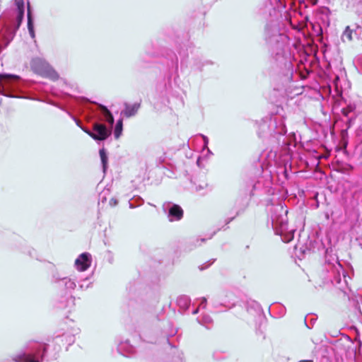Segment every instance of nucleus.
<instances>
[{"label":"nucleus","instance_id":"obj_1","mask_svg":"<svg viewBox=\"0 0 362 362\" xmlns=\"http://www.w3.org/2000/svg\"><path fill=\"white\" fill-rule=\"evenodd\" d=\"M264 37L274 68L279 69L284 83L293 81V64L289 50V38L281 32L277 21L267 22Z\"/></svg>","mask_w":362,"mask_h":362},{"label":"nucleus","instance_id":"obj_2","mask_svg":"<svg viewBox=\"0 0 362 362\" xmlns=\"http://www.w3.org/2000/svg\"><path fill=\"white\" fill-rule=\"evenodd\" d=\"M74 103L80 114L85 115L88 119L95 120L93 131L83 127L73 114L65 110L67 115L78 127L95 141L98 142L105 141L111 135V127L115 122L112 112L105 105L92 102L86 98H76Z\"/></svg>","mask_w":362,"mask_h":362},{"label":"nucleus","instance_id":"obj_3","mask_svg":"<svg viewBox=\"0 0 362 362\" xmlns=\"http://www.w3.org/2000/svg\"><path fill=\"white\" fill-rule=\"evenodd\" d=\"M327 246L322 241L318 247L324 255L325 263L320 272V278L324 284H331L339 289L344 295L348 296L351 289L349 286V280L351 276L341 264L338 257L333 253L334 250L331 245L330 238H327Z\"/></svg>","mask_w":362,"mask_h":362},{"label":"nucleus","instance_id":"obj_4","mask_svg":"<svg viewBox=\"0 0 362 362\" xmlns=\"http://www.w3.org/2000/svg\"><path fill=\"white\" fill-rule=\"evenodd\" d=\"M267 210L275 234L281 236L285 242L291 241L294 237L296 230L293 229L288 230L287 216L288 211L285 204L279 200H276L271 204L268 202Z\"/></svg>","mask_w":362,"mask_h":362},{"label":"nucleus","instance_id":"obj_5","mask_svg":"<svg viewBox=\"0 0 362 362\" xmlns=\"http://www.w3.org/2000/svg\"><path fill=\"white\" fill-rule=\"evenodd\" d=\"M287 129L282 120L277 116L265 117L259 124L257 134L260 138L269 136L271 140L276 139L278 146L286 148L290 143L286 135Z\"/></svg>","mask_w":362,"mask_h":362},{"label":"nucleus","instance_id":"obj_6","mask_svg":"<svg viewBox=\"0 0 362 362\" xmlns=\"http://www.w3.org/2000/svg\"><path fill=\"white\" fill-rule=\"evenodd\" d=\"M49 345L36 341H30L23 350L13 358L14 362H42L48 351Z\"/></svg>","mask_w":362,"mask_h":362},{"label":"nucleus","instance_id":"obj_7","mask_svg":"<svg viewBox=\"0 0 362 362\" xmlns=\"http://www.w3.org/2000/svg\"><path fill=\"white\" fill-rule=\"evenodd\" d=\"M22 80L14 74H0V94L8 98H23Z\"/></svg>","mask_w":362,"mask_h":362},{"label":"nucleus","instance_id":"obj_8","mask_svg":"<svg viewBox=\"0 0 362 362\" xmlns=\"http://www.w3.org/2000/svg\"><path fill=\"white\" fill-rule=\"evenodd\" d=\"M345 104L346 106L341 110V121L346 125V127L341 131V135L343 138L347 136L349 129L353 126L356 117L361 112V110L357 109L356 104L354 102H349V103L345 102Z\"/></svg>","mask_w":362,"mask_h":362},{"label":"nucleus","instance_id":"obj_9","mask_svg":"<svg viewBox=\"0 0 362 362\" xmlns=\"http://www.w3.org/2000/svg\"><path fill=\"white\" fill-rule=\"evenodd\" d=\"M30 67L35 73L52 81H57L59 77L49 63L40 57L33 58L30 61Z\"/></svg>","mask_w":362,"mask_h":362},{"label":"nucleus","instance_id":"obj_10","mask_svg":"<svg viewBox=\"0 0 362 362\" xmlns=\"http://www.w3.org/2000/svg\"><path fill=\"white\" fill-rule=\"evenodd\" d=\"M320 66V59L315 54H306L300 59L298 65L300 76L301 78H306L310 76Z\"/></svg>","mask_w":362,"mask_h":362},{"label":"nucleus","instance_id":"obj_11","mask_svg":"<svg viewBox=\"0 0 362 362\" xmlns=\"http://www.w3.org/2000/svg\"><path fill=\"white\" fill-rule=\"evenodd\" d=\"M50 284L57 289H62L65 292L75 289L76 282L68 276H63L57 270H54L50 276Z\"/></svg>","mask_w":362,"mask_h":362},{"label":"nucleus","instance_id":"obj_12","mask_svg":"<svg viewBox=\"0 0 362 362\" xmlns=\"http://www.w3.org/2000/svg\"><path fill=\"white\" fill-rule=\"evenodd\" d=\"M163 210L171 222L180 221L183 217L184 211L182 207L171 202H165L163 204Z\"/></svg>","mask_w":362,"mask_h":362},{"label":"nucleus","instance_id":"obj_13","mask_svg":"<svg viewBox=\"0 0 362 362\" xmlns=\"http://www.w3.org/2000/svg\"><path fill=\"white\" fill-rule=\"evenodd\" d=\"M16 6V17L12 21L13 28L16 33L21 27L25 17L24 0H13Z\"/></svg>","mask_w":362,"mask_h":362},{"label":"nucleus","instance_id":"obj_14","mask_svg":"<svg viewBox=\"0 0 362 362\" xmlns=\"http://www.w3.org/2000/svg\"><path fill=\"white\" fill-rule=\"evenodd\" d=\"M160 55L166 58L170 63L168 64L169 69V77L171 78L175 74L178 76L179 62L177 54L171 49H165L160 53Z\"/></svg>","mask_w":362,"mask_h":362},{"label":"nucleus","instance_id":"obj_15","mask_svg":"<svg viewBox=\"0 0 362 362\" xmlns=\"http://www.w3.org/2000/svg\"><path fill=\"white\" fill-rule=\"evenodd\" d=\"M230 297H234L233 294L230 292H227L224 298L218 297L216 299L213 298L211 300L213 307L217 308L219 306H223L228 309L233 308L235 306V302Z\"/></svg>","mask_w":362,"mask_h":362},{"label":"nucleus","instance_id":"obj_16","mask_svg":"<svg viewBox=\"0 0 362 362\" xmlns=\"http://www.w3.org/2000/svg\"><path fill=\"white\" fill-rule=\"evenodd\" d=\"M92 257L89 252L81 253L75 260V266L80 272L87 270L91 264Z\"/></svg>","mask_w":362,"mask_h":362},{"label":"nucleus","instance_id":"obj_17","mask_svg":"<svg viewBox=\"0 0 362 362\" xmlns=\"http://www.w3.org/2000/svg\"><path fill=\"white\" fill-rule=\"evenodd\" d=\"M75 298L71 295H68L67 292H65L64 295H62L55 303L54 306L57 309L60 310H66L68 309L69 312L70 310L74 305Z\"/></svg>","mask_w":362,"mask_h":362},{"label":"nucleus","instance_id":"obj_18","mask_svg":"<svg viewBox=\"0 0 362 362\" xmlns=\"http://www.w3.org/2000/svg\"><path fill=\"white\" fill-rule=\"evenodd\" d=\"M348 204L351 209L356 213L362 212V188L352 193Z\"/></svg>","mask_w":362,"mask_h":362},{"label":"nucleus","instance_id":"obj_19","mask_svg":"<svg viewBox=\"0 0 362 362\" xmlns=\"http://www.w3.org/2000/svg\"><path fill=\"white\" fill-rule=\"evenodd\" d=\"M117 351L122 355L128 356L135 352V347L130 344L129 340H125L118 344Z\"/></svg>","mask_w":362,"mask_h":362},{"label":"nucleus","instance_id":"obj_20","mask_svg":"<svg viewBox=\"0 0 362 362\" xmlns=\"http://www.w3.org/2000/svg\"><path fill=\"white\" fill-rule=\"evenodd\" d=\"M177 43V49L181 58L180 64L181 69H182L184 65V61L188 57L187 47L189 46L190 42H189V40H187L186 42Z\"/></svg>","mask_w":362,"mask_h":362},{"label":"nucleus","instance_id":"obj_21","mask_svg":"<svg viewBox=\"0 0 362 362\" xmlns=\"http://www.w3.org/2000/svg\"><path fill=\"white\" fill-rule=\"evenodd\" d=\"M358 30H361V27L359 25H355V28L354 29H351L350 26L347 25L341 35V40L343 42H346V40L351 41L353 39V33H354L355 35H358Z\"/></svg>","mask_w":362,"mask_h":362},{"label":"nucleus","instance_id":"obj_22","mask_svg":"<svg viewBox=\"0 0 362 362\" xmlns=\"http://www.w3.org/2000/svg\"><path fill=\"white\" fill-rule=\"evenodd\" d=\"M192 68L199 71H202L205 66L212 65L214 63L212 61L209 59H202L199 57H193L192 59Z\"/></svg>","mask_w":362,"mask_h":362},{"label":"nucleus","instance_id":"obj_23","mask_svg":"<svg viewBox=\"0 0 362 362\" xmlns=\"http://www.w3.org/2000/svg\"><path fill=\"white\" fill-rule=\"evenodd\" d=\"M139 107L140 103H135L132 105L126 103H124V110L122 112V114L126 117H131L136 114Z\"/></svg>","mask_w":362,"mask_h":362},{"label":"nucleus","instance_id":"obj_24","mask_svg":"<svg viewBox=\"0 0 362 362\" xmlns=\"http://www.w3.org/2000/svg\"><path fill=\"white\" fill-rule=\"evenodd\" d=\"M247 311L252 315H259L263 310L261 305L255 300H250L246 303Z\"/></svg>","mask_w":362,"mask_h":362},{"label":"nucleus","instance_id":"obj_25","mask_svg":"<svg viewBox=\"0 0 362 362\" xmlns=\"http://www.w3.org/2000/svg\"><path fill=\"white\" fill-rule=\"evenodd\" d=\"M190 303L191 299L186 295L180 296L177 298V305L180 309L182 310L183 311H186L189 309Z\"/></svg>","mask_w":362,"mask_h":362},{"label":"nucleus","instance_id":"obj_26","mask_svg":"<svg viewBox=\"0 0 362 362\" xmlns=\"http://www.w3.org/2000/svg\"><path fill=\"white\" fill-rule=\"evenodd\" d=\"M206 240V238H192L189 239L187 242L186 248L189 251H191L195 249L197 247L200 246L202 243H205Z\"/></svg>","mask_w":362,"mask_h":362},{"label":"nucleus","instance_id":"obj_27","mask_svg":"<svg viewBox=\"0 0 362 362\" xmlns=\"http://www.w3.org/2000/svg\"><path fill=\"white\" fill-rule=\"evenodd\" d=\"M353 170L354 167L347 163L339 162L336 165V170L342 174L349 175L351 173Z\"/></svg>","mask_w":362,"mask_h":362},{"label":"nucleus","instance_id":"obj_28","mask_svg":"<svg viewBox=\"0 0 362 362\" xmlns=\"http://www.w3.org/2000/svg\"><path fill=\"white\" fill-rule=\"evenodd\" d=\"M99 155L101 160V165L103 172L106 173L108 168V154L105 148H102L99 150Z\"/></svg>","mask_w":362,"mask_h":362},{"label":"nucleus","instance_id":"obj_29","mask_svg":"<svg viewBox=\"0 0 362 362\" xmlns=\"http://www.w3.org/2000/svg\"><path fill=\"white\" fill-rule=\"evenodd\" d=\"M123 132V119L119 118L117 119L116 124L114 128V137L115 139H118L121 135L122 134Z\"/></svg>","mask_w":362,"mask_h":362},{"label":"nucleus","instance_id":"obj_30","mask_svg":"<svg viewBox=\"0 0 362 362\" xmlns=\"http://www.w3.org/2000/svg\"><path fill=\"white\" fill-rule=\"evenodd\" d=\"M27 27L30 36L32 39H35V31L34 17H30V16H28V18H27Z\"/></svg>","mask_w":362,"mask_h":362},{"label":"nucleus","instance_id":"obj_31","mask_svg":"<svg viewBox=\"0 0 362 362\" xmlns=\"http://www.w3.org/2000/svg\"><path fill=\"white\" fill-rule=\"evenodd\" d=\"M144 203V199L139 196H134L129 201V208L134 209L141 206Z\"/></svg>","mask_w":362,"mask_h":362},{"label":"nucleus","instance_id":"obj_32","mask_svg":"<svg viewBox=\"0 0 362 362\" xmlns=\"http://www.w3.org/2000/svg\"><path fill=\"white\" fill-rule=\"evenodd\" d=\"M197 321L199 324L208 327V325H211L213 322L212 318L209 315L204 314L197 317Z\"/></svg>","mask_w":362,"mask_h":362},{"label":"nucleus","instance_id":"obj_33","mask_svg":"<svg viewBox=\"0 0 362 362\" xmlns=\"http://www.w3.org/2000/svg\"><path fill=\"white\" fill-rule=\"evenodd\" d=\"M247 191L250 190V196L252 197L254 195V191L257 188V183H255L253 180H251L250 183H247Z\"/></svg>","mask_w":362,"mask_h":362},{"label":"nucleus","instance_id":"obj_34","mask_svg":"<svg viewBox=\"0 0 362 362\" xmlns=\"http://www.w3.org/2000/svg\"><path fill=\"white\" fill-rule=\"evenodd\" d=\"M199 136L202 138L203 139V148L205 149L206 148L207 149V152L209 154H213L212 152L210 151V149L208 148V145H209V138L204 135V134H200Z\"/></svg>","mask_w":362,"mask_h":362},{"label":"nucleus","instance_id":"obj_35","mask_svg":"<svg viewBox=\"0 0 362 362\" xmlns=\"http://www.w3.org/2000/svg\"><path fill=\"white\" fill-rule=\"evenodd\" d=\"M216 259H211L207 261L206 262L202 264L199 267V270L203 271L208 269L211 265H212L214 263Z\"/></svg>","mask_w":362,"mask_h":362},{"label":"nucleus","instance_id":"obj_36","mask_svg":"<svg viewBox=\"0 0 362 362\" xmlns=\"http://www.w3.org/2000/svg\"><path fill=\"white\" fill-rule=\"evenodd\" d=\"M355 153L358 155L359 158H361V163H362V141L356 146Z\"/></svg>","mask_w":362,"mask_h":362},{"label":"nucleus","instance_id":"obj_37","mask_svg":"<svg viewBox=\"0 0 362 362\" xmlns=\"http://www.w3.org/2000/svg\"><path fill=\"white\" fill-rule=\"evenodd\" d=\"M28 16L34 17L33 8L29 1L27 2V18H28Z\"/></svg>","mask_w":362,"mask_h":362},{"label":"nucleus","instance_id":"obj_38","mask_svg":"<svg viewBox=\"0 0 362 362\" xmlns=\"http://www.w3.org/2000/svg\"><path fill=\"white\" fill-rule=\"evenodd\" d=\"M316 321V318H311L310 319V325H308L307 323V320H306V317H305L304 319V323L305 325V326L308 328V329H311L313 327V324Z\"/></svg>","mask_w":362,"mask_h":362},{"label":"nucleus","instance_id":"obj_39","mask_svg":"<svg viewBox=\"0 0 362 362\" xmlns=\"http://www.w3.org/2000/svg\"><path fill=\"white\" fill-rule=\"evenodd\" d=\"M173 333L170 334H165V340L167 341V343L171 346V347H176V346L173 344H172L170 341V337H173Z\"/></svg>","mask_w":362,"mask_h":362},{"label":"nucleus","instance_id":"obj_40","mask_svg":"<svg viewBox=\"0 0 362 362\" xmlns=\"http://www.w3.org/2000/svg\"><path fill=\"white\" fill-rule=\"evenodd\" d=\"M247 205H248V202H246L245 203L243 204V207L238 209V210L236 211V216L239 215L240 213L244 211L245 209L247 207Z\"/></svg>","mask_w":362,"mask_h":362},{"label":"nucleus","instance_id":"obj_41","mask_svg":"<svg viewBox=\"0 0 362 362\" xmlns=\"http://www.w3.org/2000/svg\"><path fill=\"white\" fill-rule=\"evenodd\" d=\"M206 304H207V299H206V298L202 297V299H201V302H200L199 306L203 308H205L206 306Z\"/></svg>","mask_w":362,"mask_h":362},{"label":"nucleus","instance_id":"obj_42","mask_svg":"<svg viewBox=\"0 0 362 362\" xmlns=\"http://www.w3.org/2000/svg\"><path fill=\"white\" fill-rule=\"evenodd\" d=\"M159 54H160L154 52H146V57H150V58L158 57Z\"/></svg>","mask_w":362,"mask_h":362},{"label":"nucleus","instance_id":"obj_43","mask_svg":"<svg viewBox=\"0 0 362 362\" xmlns=\"http://www.w3.org/2000/svg\"><path fill=\"white\" fill-rule=\"evenodd\" d=\"M356 62L362 69V54L357 57Z\"/></svg>","mask_w":362,"mask_h":362},{"label":"nucleus","instance_id":"obj_44","mask_svg":"<svg viewBox=\"0 0 362 362\" xmlns=\"http://www.w3.org/2000/svg\"><path fill=\"white\" fill-rule=\"evenodd\" d=\"M117 203H118V201L116 199L112 198L110 200V206H116L117 204Z\"/></svg>","mask_w":362,"mask_h":362},{"label":"nucleus","instance_id":"obj_45","mask_svg":"<svg viewBox=\"0 0 362 362\" xmlns=\"http://www.w3.org/2000/svg\"><path fill=\"white\" fill-rule=\"evenodd\" d=\"M91 283H89L86 287H84V285L83 284H80L79 285V287L81 288V289H84V288H88L90 287Z\"/></svg>","mask_w":362,"mask_h":362},{"label":"nucleus","instance_id":"obj_46","mask_svg":"<svg viewBox=\"0 0 362 362\" xmlns=\"http://www.w3.org/2000/svg\"><path fill=\"white\" fill-rule=\"evenodd\" d=\"M284 175L286 179H288V173L287 172L286 169L284 170Z\"/></svg>","mask_w":362,"mask_h":362},{"label":"nucleus","instance_id":"obj_47","mask_svg":"<svg viewBox=\"0 0 362 362\" xmlns=\"http://www.w3.org/2000/svg\"><path fill=\"white\" fill-rule=\"evenodd\" d=\"M234 218H235V217L228 218L226 221V224H228V223H229L230 221H232Z\"/></svg>","mask_w":362,"mask_h":362},{"label":"nucleus","instance_id":"obj_48","mask_svg":"<svg viewBox=\"0 0 362 362\" xmlns=\"http://www.w3.org/2000/svg\"><path fill=\"white\" fill-rule=\"evenodd\" d=\"M201 162H202L201 158L198 157V158L197 160V164L198 166H201Z\"/></svg>","mask_w":362,"mask_h":362},{"label":"nucleus","instance_id":"obj_49","mask_svg":"<svg viewBox=\"0 0 362 362\" xmlns=\"http://www.w3.org/2000/svg\"><path fill=\"white\" fill-rule=\"evenodd\" d=\"M198 312H199V308H196V309H194V310L192 311V313L193 315H196V314H197V313H198Z\"/></svg>","mask_w":362,"mask_h":362},{"label":"nucleus","instance_id":"obj_50","mask_svg":"<svg viewBox=\"0 0 362 362\" xmlns=\"http://www.w3.org/2000/svg\"><path fill=\"white\" fill-rule=\"evenodd\" d=\"M216 230L214 231L213 233L209 237L208 239H211L216 233Z\"/></svg>","mask_w":362,"mask_h":362},{"label":"nucleus","instance_id":"obj_51","mask_svg":"<svg viewBox=\"0 0 362 362\" xmlns=\"http://www.w3.org/2000/svg\"><path fill=\"white\" fill-rule=\"evenodd\" d=\"M298 362H313V360H302Z\"/></svg>","mask_w":362,"mask_h":362},{"label":"nucleus","instance_id":"obj_52","mask_svg":"<svg viewBox=\"0 0 362 362\" xmlns=\"http://www.w3.org/2000/svg\"><path fill=\"white\" fill-rule=\"evenodd\" d=\"M323 52H324V57L327 58V56H326L327 47L325 48V49L323 50Z\"/></svg>","mask_w":362,"mask_h":362},{"label":"nucleus","instance_id":"obj_53","mask_svg":"<svg viewBox=\"0 0 362 362\" xmlns=\"http://www.w3.org/2000/svg\"><path fill=\"white\" fill-rule=\"evenodd\" d=\"M144 61L143 60V59L141 57L140 59H139V62L141 64V65H142V63L144 62Z\"/></svg>","mask_w":362,"mask_h":362},{"label":"nucleus","instance_id":"obj_54","mask_svg":"<svg viewBox=\"0 0 362 362\" xmlns=\"http://www.w3.org/2000/svg\"><path fill=\"white\" fill-rule=\"evenodd\" d=\"M346 338L349 341H350L353 344L351 339L349 336H346Z\"/></svg>","mask_w":362,"mask_h":362}]
</instances>
